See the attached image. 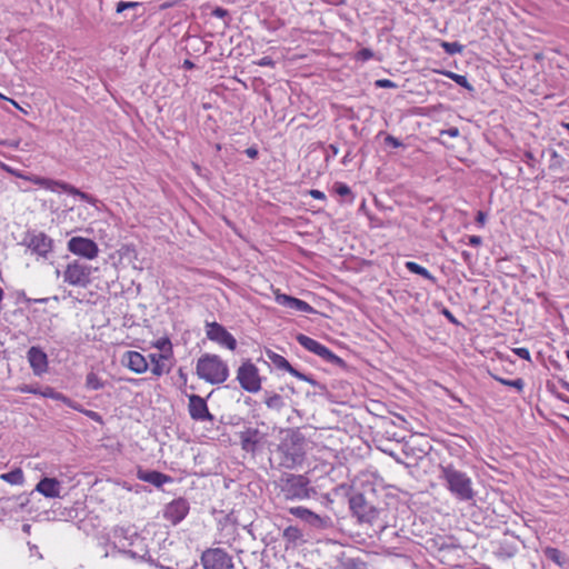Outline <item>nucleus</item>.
<instances>
[{"instance_id":"20","label":"nucleus","mask_w":569,"mask_h":569,"mask_svg":"<svg viewBox=\"0 0 569 569\" xmlns=\"http://www.w3.org/2000/svg\"><path fill=\"white\" fill-rule=\"evenodd\" d=\"M240 442L243 450L254 452L259 443V431L257 429H247L240 433Z\"/></svg>"},{"instance_id":"12","label":"nucleus","mask_w":569,"mask_h":569,"mask_svg":"<svg viewBox=\"0 0 569 569\" xmlns=\"http://www.w3.org/2000/svg\"><path fill=\"white\" fill-rule=\"evenodd\" d=\"M297 341L300 346H302L308 351L321 357L322 359L335 362L339 360V358L325 345L320 343L319 341L306 336V335H298Z\"/></svg>"},{"instance_id":"57","label":"nucleus","mask_w":569,"mask_h":569,"mask_svg":"<svg viewBox=\"0 0 569 569\" xmlns=\"http://www.w3.org/2000/svg\"><path fill=\"white\" fill-rule=\"evenodd\" d=\"M567 131H569V122H562L561 124Z\"/></svg>"},{"instance_id":"50","label":"nucleus","mask_w":569,"mask_h":569,"mask_svg":"<svg viewBox=\"0 0 569 569\" xmlns=\"http://www.w3.org/2000/svg\"><path fill=\"white\" fill-rule=\"evenodd\" d=\"M78 197L81 200H83L86 202H89V203H94L96 202V199L92 196H90V194H88V193H86L83 191H80V194H78Z\"/></svg>"},{"instance_id":"34","label":"nucleus","mask_w":569,"mask_h":569,"mask_svg":"<svg viewBox=\"0 0 569 569\" xmlns=\"http://www.w3.org/2000/svg\"><path fill=\"white\" fill-rule=\"evenodd\" d=\"M440 46L448 54L451 56L461 53L463 51V46L459 42L441 41Z\"/></svg>"},{"instance_id":"23","label":"nucleus","mask_w":569,"mask_h":569,"mask_svg":"<svg viewBox=\"0 0 569 569\" xmlns=\"http://www.w3.org/2000/svg\"><path fill=\"white\" fill-rule=\"evenodd\" d=\"M0 479L12 486H22L24 483V473L21 468H14L10 472L1 473Z\"/></svg>"},{"instance_id":"35","label":"nucleus","mask_w":569,"mask_h":569,"mask_svg":"<svg viewBox=\"0 0 569 569\" xmlns=\"http://www.w3.org/2000/svg\"><path fill=\"white\" fill-rule=\"evenodd\" d=\"M333 191L338 194V196H341V197H347V196H351V199H350V202L353 201V196H352V191L350 189V187L343 182H336L333 184Z\"/></svg>"},{"instance_id":"38","label":"nucleus","mask_w":569,"mask_h":569,"mask_svg":"<svg viewBox=\"0 0 569 569\" xmlns=\"http://www.w3.org/2000/svg\"><path fill=\"white\" fill-rule=\"evenodd\" d=\"M269 408H278L282 405V398L279 395H273L266 400Z\"/></svg>"},{"instance_id":"41","label":"nucleus","mask_w":569,"mask_h":569,"mask_svg":"<svg viewBox=\"0 0 569 569\" xmlns=\"http://www.w3.org/2000/svg\"><path fill=\"white\" fill-rule=\"evenodd\" d=\"M377 88H397V84L390 79H378L375 82Z\"/></svg>"},{"instance_id":"58","label":"nucleus","mask_w":569,"mask_h":569,"mask_svg":"<svg viewBox=\"0 0 569 569\" xmlns=\"http://www.w3.org/2000/svg\"><path fill=\"white\" fill-rule=\"evenodd\" d=\"M216 149H217V151H220V150H221V144H219V143H218V144L216 146Z\"/></svg>"},{"instance_id":"51","label":"nucleus","mask_w":569,"mask_h":569,"mask_svg":"<svg viewBox=\"0 0 569 569\" xmlns=\"http://www.w3.org/2000/svg\"><path fill=\"white\" fill-rule=\"evenodd\" d=\"M443 315L447 317V319L452 322V323H457V320L455 318V316L448 310V309H445L443 310Z\"/></svg>"},{"instance_id":"4","label":"nucleus","mask_w":569,"mask_h":569,"mask_svg":"<svg viewBox=\"0 0 569 569\" xmlns=\"http://www.w3.org/2000/svg\"><path fill=\"white\" fill-rule=\"evenodd\" d=\"M350 508L360 522L377 525L381 530L387 527L386 521L381 519L383 510L377 509L368 503L362 495L355 496L350 499Z\"/></svg>"},{"instance_id":"32","label":"nucleus","mask_w":569,"mask_h":569,"mask_svg":"<svg viewBox=\"0 0 569 569\" xmlns=\"http://www.w3.org/2000/svg\"><path fill=\"white\" fill-rule=\"evenodd\" d=\"M440 73L448 77L449 79L453 80L459 86L467 88V89H471L466 76L458 74L452 71H440Z\"/></svg>"},{"instance_id":"8","label":"nucleus","mask_w":569,"mask_h":569,"mask_svg":"<svg viewBox=\"0 0 569 569\" xmlns=\"http://www.w3.org/2000/svg\"><path fill=\"white\" fill-rule=\"evenodd\" d=\"M309 480L302 475H289L283 480L282 490L288 499L308 498Z\"/></svg>"},{"instance_id":"15","label":"nucleus","mask_w":569,"mask_h":569,"mask_svg":"<svg viewBox=\"0 0 569 569\" xmlns=\"http://www.w3.org/2000/svg\"><path fill=\"white\" fill-rule=\"evenodd\" d=\"M28 362L34 376H42L49 369L47 353L39 347H31L27 352Z\"/></svg>"},{"instance_id":"24","label":"nucleus","mask_w":569,"mask_h":569,"mask_svg":"<svg viewBox=\"0 0 569 569\" xmlns=\"http://www.w3.org/2000/svg\"><path fill=\"white\" fill-rule=\"evenodd\" d=\"M405 266H406V268L410 272H412L415 274L421 276L422 278L427 279L431 283H436L437 282V278L433 274H431L428 269H426L425 267L418 264L417 262H415V261H407L405 263Z\"/></svg>"},{"instance_id":"5","label":"nucleus","mask_w":569,"mask_h":569,"mask_svg":"<svg viewBox=\"0 0 569 569\" xmlns=\"http://www.w3.org/2000/svg\"><path fill=\"white\" fill-rule=\"evenodd\" d=\"M201 563L204 569H232L231 556L221 548H209L201 555Z\"/></svg>"},{"instance_id":"59","label":"nucleus","mask_w":569,"mask_h":569,"mask_svg":"<svg viewBox=\"0 0 569 569\" xmlns=\"http://www.w3.org/2000/svg\"><path fill=\"white\" fill-rule=\"evenodd\" d=\"M0 98L3 99V100H7L8 98L4 97L2 93H0Z\"/></svg>"},{"instance_id":"19","label":"nucleus","mask_w":569,"mask_h":569,"mask_svg":"<svg viewBox=\"0 0 569 569\" xmlns=\"http://www.w3.org/2000/svg\"><path fill=\"white\" fill-rule=\"evenodd\" d=\"M171 358L172 356L150 353L149 359L152 365L151 372L157 377H161L162 375L168 373L170 371V366L167 365V361H169Z\"/></svg>"},{"instance_id":"22","label":"nucleus","mask_w":569,"mask_h":569,"mask_svg":"<svg viewBox=\"0 0 569 569\" xmlns=\"http://www.w3.org/2000/svg\"><path fill=\"white\" fill-rule=\"evenodd\" d=\"M39 395L44 397V398H50V399H53V400H57V401H61L62 403H64L66 406H68L71 409L72 408H77L76 407V401L71 400L70 398H68L63 393L56 391L52 387H46L44 389H42L39 392Z\"/></svg>"},{"instance_id":"1","label":"nucleus","mask_w":569,"mask_h":569,"mask_svg":"<svg viewBox=\"0 0 569 569\" xmlns=\"http://www.w3.org/2000/svg\"><path fill=\"white\" fill-rule=\"evenodd\" d=\"M196 373L208 383L219 385L228 379L229 368L218 355L204 353L197 360Z\"/></svg>"},{"instance_id":"10","label":"nucleus","mask_w":569,"mask_h":569,"mask_svg":"<svg viewBox=\"0 0 569 569\" xmlns=\"http://www.w3.org/2000/svg\"><path fill=\"white\" fill-rule=\"evenodd\" d=\"M272 293L274 297V301L287 309L295 310L297 312H303V313H313L315 309L312 306H310L308 302L291 297L289 295L282 293L280 289L273 288Z\"/></svg>"},{"instance_id":"55","label":"nucleus","mask_w":569,"mask_h":569,"mask_svg":"<svg viewBox=\"0 0 569 569\" xmlns=\"http://www.w3.org/2000/svg\"><path fill=\"white\" fill-rule=\"evenodd\" d=\"M7 100H8L10 103H12V106H13V107H16V108L20 109V106L18 104V102H17V101H14L13 99H10V98H8Z\"/></svg>"},{"instance_id":"49","label":"nucleus","mask_w":569,"mask_h":569,"mask_svg":"<svg viewBox=\"0 0 569 569\" xmlns=\"http://www.w3.org/2000/svg\"><path fill=\"white\" fill-rule=\"evenodd\" d=\"M481 242H482V239L479 236H470L469 240H468V243L472 247H478L481 244Z\"/></svg>"},{"instance_id":"53","label":"nucleus","mask_w":569,"mask_h":569,"mask_svg":"<svg viewBox=\"0 0 569 569\" xmlns=\"http://www.w3.org/2000/svg\"><path fill=\"white\" fill-rule=\"evenodd\" d=\"M183 66H184L187 69H191V68H193V63H192L190 60H184Z\"/></svg>"},{"instance_id":"25","label":"nucleus","mask_w":569,"mask_h":569,"mask_svg":"<svg viewBox=\"0 0 569 569\" xmlns=\"http://www.w3.org/2000/svg\"><path fill=\"white\" fill-rule=\"evenodd\" d=\"M271 359H272V361H273V363L276 365L277 368H279L281 370H284V371H288L293 377H297V378H300V379L303 377L298 370H296L290 365V362L284 357H282L280 355H274Z\"/></svg>"},{"instance_id":"36","label":"nucleus","mask_w":569,"mask_h":569,"mask_svg":"<svg viewBox=\"0 0 569 569\" xmlns=\"http://www.w3.org/2000/svg\"><path fill=\"white\" fill-rule=\"evenodd\" d=\"M373 51L369 48H363L355 54V59L358 61L366 62L373 58Z\"/></svg>"},{"instance_id":"46","label":"nucleus","mask_w":569,"mask_h":569,"mask_svg":"<svg viewBox=\"0 0 569 569\" xmlns=\"http://www.w3.org/2000/svg\"><path fill=\"white\" fill-rule=\"evenodd\" d=\"M212 16L217 17V18H220V19H223L224 17L228 16V11L221 7H217L213 9L212 11Z\"/></svg>"},{"instance_id":"31","label":"nucleus","mask_w":569,"mask_h":569,"mask_svg":"<svg viewBox=\"0 0 569 569\" xmlns=\"http://www.w3.org/2000/svg\"><path fill=\"white\" fill-rule=\"evenodd\" d=\"M153 347L161 351V355L173 356L172 343L169 338H160L153 342Z\"/></svg>"},{"instance_id":"28","label":"nucleus","mask_w":569,"mask_h":569,"mask_svg":"<svg viewBox=\"0 0 569 569\" xmlns=\"http://www.w3.org/2000/svg\"><path fill=\"white\" fill-rule=\"evenodd\" d=\"M543 553L545 556L551 560L552 562H555L556 565L562 567L565 566L566 563V558L563 556V553L557 549V548H553V547H547L545 550H543Z\"/></svg>"},{"instance_id":"26","label":"nucleus","mask_w":569,"mask_h":569,"mask_svg":"<svg viewBox=\"0 0 569 569\" xmlns=\"http://www.w3.org/2000/svg\"><path fill=\"white\" fill-rule=\"evenodd\" d=\"M289 512L299 518V519H302L305 521H312V520H319V516L316 515L315 512H312L311 510L302 507V506H299V507H291L289 509Z\"/></svg>"},{"instance_id":"56","label":"nucleus","mask_w":569,"mask_h":569,"mask_svg":"<svg viewBox=\"0 0 569 569\" xmlns=\"http://www.w3.org/2000/svg\"><path fill=\"white\" fill-rule=\"evenodd\" d=\"M128 381H130V382H132V383H134V385H139V382H140L141 380L130 378V379H128Z\"/></svg>"},{"instance_id":"18","label":"nucleus","mask_w":569,"mask_h":569,"mask_svg":"<svg viewBox=\"0 0 569 569\" xmlns=\"http://www.w3.org/2000/svg\"><path fill=\"white\" fill-rule=\"evenodd\" d=\"M137 477L139 480H142L144 482H149L158 488L162 487L166 483H170L172 481V478L166 473H162L160 471H144L139 470L137 473Z\"/></svg>"},{"instance_id":"44","label":"nucleus","mask_w":569,"mask_h":569,"mask_svg":"<svg viewBox=\"0 0 569 569\" xmlns=\"http://www.w3.org/2000/svg\"><path fill=\"white\" fill-rule=\"evenodd\" d=\"M476 222L478 223L479 227L482 228L487 222V213L481 210L478 211L476 216Z\"/></svg>"},{"instance_id":"45","label":"nucleus","mask_w":569,"mask_h":569,"mask_svg":"<svg viewBox=\"0 0 569 569\" xmlns=\"http://www.w3.org/2000/svg\"><path fill=\"white\" fill-rule=\"evenodd\" d=\"M386 143L392 146L393 148H399L402 143L393 136H387Z\"/></svg>"},{"instance_id":"3","label":"nucleus","mask_w":569,"mask_h":569,"mask_svg":"<svg viewBox=\"0 0 569 569\" xmlns=\"http://www.w3.org/2000/svg\"><path fill=\"white\" fill-rule=\"evenodd\" d=\"M93 268L82 261L73 260L66 264L62 277L63 281L77 288L86 289L92 282Z\"/></svg>"},{"instance_id":"7","label":"nucleus","mask_w":569,"mask_h":569,"mask_svg":"<svg viewBox=\"0 0 569 569\" xmlns=\"http://www.w3.org/2000/svg\"><path fill=\"white\" fill-rule=\"evenodd\" d=\"M68 250L74 256L93 260L99 254L98 244L89 238L84 237H72L67 243Z\"/></svg>"},{"instance_id":"9","label":"nucleus","mask_w":569,"mask_h":569,"mask_svg":"<svg viewBox=\"0 0 569 569\" xmlns=\"http://www.w3.org/2000/svg\"><path fill=\"white\" fill-rule=\"evenodd\" d=\"M206 336L209 340L231 351L237 348L234 337L222 325L216 321L206 323Z\"/></svg>"},{"instance_id":"30","label":"nucleus","mask_w":569,"mask_h":569,"mask_svg":"<svg viewBox=\"0 0 569 569\" xmlns=\"http://www.w3.org/2000/svg\"><path fill=\"white\" fill-rule=\"evenodd\" d=\"M104 387L103 381L96 372H89L86 377V388L89 390H100Z\"/></svg>"},{"instance_id":"40","label":"nucleus","mask_w":569,"mask_h":569,"mask_svg":"<svg viewBox=\"0 0 569 569\" xmlns=\"http://www.w3.org/2000/svg\"><path fill=\"white\" fill-rule=\"evenodd\" d=\"M138 6V2H131V1H120L117 3V13H121L123 12L124 10L129 9V8H134Z\"/></svg>"},{"instance_id":"60","label":"nucleus","mask_w":569,"mask_h":569,"mask_svg":"<svg viewBox=\"0 0 569 569\" xmlns=\"http://www.w3.org/2000/svg\"><path fill=\"white\" fill-rule=\"evenodd\" d=\"M566 357L569 360V350L566 351Z\"/></svg>"},{"instance_id":"21","label":"nucleus","mask_w":569,"mask_h":569,"mask_svg":"<svg viewBox=\"0 0 569 569\" xmlns=\"http://www.w3.org/2000/svg\"><path fill=\"white\" fill-rule=\"evenodd\" d=\"M16 177L27 180V181H30V182H32L43 189L50 190L52 192L57 191V184H58L57 180H52V179H48V178L34 176V174L27 176V174H22V173H16Z\"/></svg>"},{"instance_id":"2","label":"nucleus","mask_w":569,"mask_h":569,"mask_svg":"<svg viewBox=\"0 0 569 569\" xmlns=\"http://www.w3.org/2000/svg\"><path fill=\"white\" fill-rule=\"evenodd\" d=\"M441 478L446 481L448 490L459 500L473 499L472 481L465 472L452 466H446L441 467Z\"/></svg>"},{"instance_id":"14","label":"nucleus","mask_w":569,"mask_h":569,"mask_svg":"<svg viewBox=\"0 0 569 569\" xmlns=\"http://www.w3.org/2000/svg\"><path fill=\"white\" fill-rule=\"evenodd\" d=\"M188 410L191 419L196 421H212L213 416L209 411L206 400L198 395H190L188 397Z\"/></svg>"},{"instance_id":"52","label":"nucleus","mask_w":569,"mask_h":569,"mask_svg":"<svg viewBox=\"0 0 569 569\" xmlns=\"http://www.w3.org/2000/svg\"><path fill=\"white\" fill-rule=\"evenodd\" d=\"M447 133L450 136V137H457L459 134V130L457 128H451L447 131Z\"/></svg>"},{"instance_id":"37","label":"nucleus","mask_w":569,"mask_h":569,"mask_svg":"<svg viewBox=\"0 0 569 569\" xmlns=\"http://www.w3.org/2000/svg\"><path fill=\"white\" fill-rule=\"evenodd\" d=\"M58 190H62L69 194L77 196V197H78V194H80V191H81V190L77 189L76 187H73L69 183L62 182V181H58L57 191Z\"/></svg>"},{"instance_id":"11","label":"nucleus","mask_w":569,"mask_h":569,"mask_svg":"<svg viewBox=\"0 0 569 569\" xmlns=\"http://www.w3.org/2000/svg\"><path fill=\"white\" fill-rule=\"evenodd\" d=\"M189 510V502L184 498H178L166 506L163 517L171 525L176 526L188 516Z\"/></svg>"},{"instance_id":"33","label":"nucleus","mask_w":569,"mask_h":569,"mask_svg":"<svg viewBox=\"0 0 569 569\" xmlns=\"http://www.w3.org/2000/svg\"><path fill=\"white\" fill-rule=\"evenodd\" d=\"M76 407L77 408H72L73 410L76 411H79L81 413H83L84 416H87L88 418H90L91 420L102 425L103 423V419H102V416L97 412V411H93V410H89V409H84L80 403L76 402Z\"/></svg>"},{"instance_id":"47","label":"nucleus","mask_w":569,"mask_h":569,"mask_svg":"<svg viewBox=\"0 0 569 569\" xmlns=\"http://www.w3.org/2000/svg\"><path fill=\"white\" fill-rule=\"evenodd\" d=\"M309 194L313 198V199H317V200H326V194L318 190V189H311L309 191Z\"/></svg>"},{"instance_id":"17","label":"nucleus","mask_w":569,"mask_h":569,"mask_svg":"<svg viewBox=\"0 0 569 569\" xmlns=\"http://www.w3.org/2000/svg\"><path fill=\"white\" fill-rule=\"evenodd\" d=\"M36 491L46 498H58L60 496V482L56 478L44 477L37 483Z\"/></svg>"},{"instance_id":"29","label":"nucleus","mask_w":569,"mask_h":569,"mask_svg":"<svg viewBox=\"0 0 569 569\" xmlns=\"http://www.w3.org/2000/svg\"><path fill=\"white\" fill-rule=\"evenodd\" d=\"M282 537L286 541L296 543L302 538V532L298 527L289 526L283 530Z\"/></svg>"},{"instance_id":"27","label":"nucleus","mask_w":569,"mask_h":569,"mask_svg":"<svg viewBox=\"0 0 569 569\" xmlns=\"http://www.w3.org/2000/svg\"><path fill=\"white\" fill-rule=\"evenodd\" d=\"M491 378L495 379L496 381H498L499 383L503 385V386H507V387H511V388H515L519 393H521L525 389V381L522 378H517V379H512V380H509V379H505L498 375H495V373H490Z\"/></svg>"},{"instance_id":"42","label":"nucleus","mask_w":569,"mask_h":569,"mask_svg":"<svg viewBox=\"0 0 569 569\" xmlns=\"http://www.w3.org/2000/svg\"><path fill=\"white\" fill-rule=\"evenodd\" d=\"M254 63L259 67H271V68H273L276 64L273 59L268 56L262 57L261 59L257 60Z\"/></svg>"},{"instance_id":"16","label":"nucleus","mask_w":569,"mask_h":569,"mask_svg":"<svg viewBox=\"0 0 569 569\" xmlns=\"http://www.w3.org/2000/svg\"><path fill=\"white\" fill-rule=\"evenodd\" d=\"M122 363L138 375L144 373L149 366L144 356L138 351H127L122 357Z\"/></svg>"},{"instance_id":"6","label":"nucleus","mask_w":569,"mask_h":569,"mask_svg":"<svg viewBox=\"0 0 569 569\" xmlns=\"http://www.w3.org/2000/svg\"><path fill=\"white\" fill-rule=\"evenodd\" d=\"M237 379L246 391L258 392L261 388V379L259 376L258 368L251 362H243L238 371Z\"/></svg>"},{"instance_id":"43","label":"nucleus","mask_w":569,"mask_h":569,"mask_svg":"<svg viewBox=\"0 0 569 569\" xmlns=\"http://www.w3.org/2000/svg\"><path fill=\"white\" fill-rule=\"evenodd\" d=\"M17 390L22 393H33V395H39V392L41 391V390H39L32 386H29V385L19 386L17 388Z\"/></svg>"},{"instance_id":"39","label":"nucleus","mask_w":569,"mask_h":569,"mask_svg":"<svg viewBox=\"0 0 569 569\" xmlns=\"http://www.w3.org/2000/svg\"><path fill=\"white\" fill-rule=\"evenodd\" d=\"M513 353L517 355L519 358L523 359V360H527V361H531V356H530V351L525 348V347H521V348H515L512 349Z\"/></svg>"},{"instance_id":"48","label":"nucleus","mask_w":569,"mask_h":569,"mask_svg":"<svg viewBox=\"0 0 569 569\" xmlns=\"http://www.w3.org/2000/svg\"><path fill=\"white\" fill-rule=\"evenodd\" d=\"M244 153L251 158V159H256L259 154L258 152V149L256 147H249L244 150Z\"/></svg>"},{"instance_id":"13","label":"nucleus","mask_w":569,"mask_h":569,"mask_svg":"<svg viewBox=\"0 0 569 569\" xmlns=\"http://www.w3.org/2000/svg\"><path fill=\"white\" fill-rule=\"evenodd\" d=\"M27 247L36 254L46 258L53 247V241L44 232L31 233L27 238Z\"/></svg>"},{"instance_id":"54","label":"nucleus","mask_w":569,"mask_h":569,"mask_svg":"<svg viewBox=\"0 0 569 569\" xmlns=\"http://www.w3.org/2000/svg\"><path fill=\"white\" fill-rule=\"evenodd\" d=\"M7 100H8L10 103H12V106H13V107H16V108L20 109V106L18 104V102H17V101H14L13 99H10V98H8Z\"/></svg>"}]
</instances>
